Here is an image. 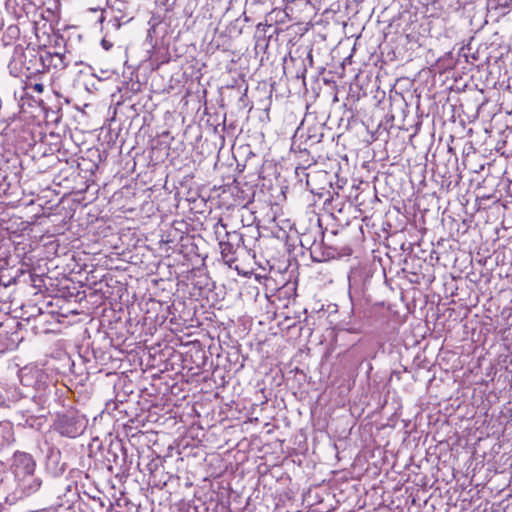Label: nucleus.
<instances>
[{
	"instance_id": "obj_6",
	"label": "nucleus",
	"mask_w": 512,
	"mask_h": 512,
	"mask_svg": "<svg viewBox=\"0 0 512 512\" xmlns=\"http://www.w3.org/2000/svg\"><path fill=\"white\" fill-rule=\"evenodd\" d=\"M7 32L11 35V36H17L19 34V29L17 26H9L7 28Z\"/></svg>"
},
{
	"instance_id": "obj_5",
	"label": "nucleus",
	"mask_w": 512,
	"mask_h": 512,
	"mask_svg": "<svg viewBox=\"0 0 512 512\" xmlns=\"http://www.w3.org/2000/svg\"><path fill=\"white\" fill-rule=\"evenodd\" d=\"M50 64L54 68L64 69L66 67V63L64 62V55L60 53H55L54 55H49Z\"/></svg>"
},
{
	"instance_id": "obj_9",
	"label": "nucleus",
	"mask_w": 512,
	"mask_h": 512,
	"mask_svg": "<svg viewBox=\"0 0 512 512\" xmlns=\"http://www.w3.org/2000/svg\"><path fill=\"white\" fill-rule=\"evenodd\" d=\"M33 90L38 92V93H42L43 90H44V86L41 83H36V84L33 85Z\"/></svg>"
},
{
	"instance_id": "obj_4",
	"label": "nucleus",
	"mask_w": 512,
	"mask_h": 512,
	"mask_svg": "<svg viewBox=\"0 0 512 512\" xmlns=\"http://www.w3.org/2000/svg\"><path fill=\"white\" fill-rule=\"evenodd\" d=\"M14 440L13 427L9 422H0V448Z\"/></svg>"
},
{
	"instance_id": "obj_1",
	"label": "nucleus",
	"mask_w": 512,
	"mask_h": 512,
	"mask_svg": "<svg viewBox=\"0 0 512 512\" xmlns=\"http://www.w3.org/2000/svg\"><path fill=\"white\" fill-rule=\"evenodd\" d=\"M86 425L84 416L65 415L60 419L58 429L62 435L75 438L84 432Z\"/></svg>"
},
{
	"instance_id": "obj_2",
	"label": "nucleus",
	"mask_w": 512,
	"mask_h": 512,
	"mask_svg": "<svg viewBox=\"0 0 512 512\" xmlns=\"http://www.w3.org/2000/svg\"><path fill=\"white\" fill-rule=\"evenodd\" d=\"M35 467L36 462L30 454L25 452H16L14 454L12 468L17 480L33 474Z\"/></svg>"
},
{
	"instance_id": "obj_3",
	"label": "nucleus",
	"mask_w": 512,
	"mask_h": 512,
	"mask_svg": "<svg viewBox=\"0 0 512 512\" xmlns=\"http://www.w3.org/2000/svg\"><path fill=\"white\" fill-rule=\"evenodd\" d=\"M18 483L23 493L27 496L37 492L42 485V480L39 477L34 476V473L21 477L18 479Z\"/></svg>"
},
{
	"instance_id": "obj_8",
	"label": "nucleus",
	"mask_w": 512,
	"mask_h": 512,
	"mask_svg": "<svg viewBox=\"0 0 512 512\" xmlns=\"http://www.w3.org/2000/svg\"><path fill=\"white\" fill-rule=\"evenodd\" d=\"M221 248H222V255H223L224 257H226V256H227V252H229V251H230V249H231L230 244H228V243H226V244H222V243H221Z\"/></svg>"
},
{
	"instance_id": "obj_7",
	"label": "nucleus",
	"mask_w": 512,
	"mask_h": 512,
	"mask_svg": "<svg viewBox=\"0 0 512 512\" xmlns=\"http://www.w3.org/2000/svg\"><path fill=\"white\" fill-rule=\"evenodd\" d=\"M101 45L105 50H109L113 46V43L103 38L101 41Z\"/></svg>"
}]
</instances>
